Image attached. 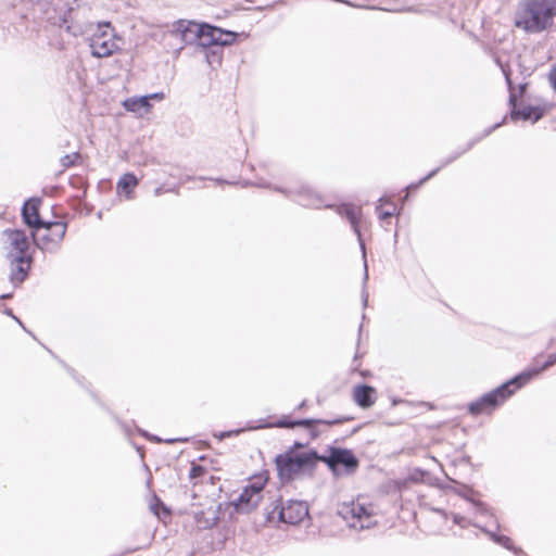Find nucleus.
Here are the masks:
<instances>
[{"label":"nucleus","mask_w":556,"mask_h":556,"mask_svg":"<svg viewBox=\"0 0 556 556\" xmlns=\"http://www.w3.org/2000/svg\"><path fill=\"white\" fill-rule=\"evenodd\" d=\"M170 34L184 45H197L202 48H218V42H223L220 28L207 24L200 25L191 21L175 22Z\"/></svg>","instance_id":"f257e3e1"},{"label":"nucleus","mask_w":556,"mask_h":556,"mask_svg":"<svg viewBox=\"0 0 556 556\" xmlns=\"http://www.w3.org/2000/svg\"><path fill=\"white\" fill-rule=\"evenodd\" d=\"M521 388V374L502 383L494 390L484 393L468 404V412L472 416L490 415L502 406L513 394Z\"/></svg>","instance_id":"f03ea898"},{"label":"nucleus","mask_w":556,"mask_h":556,"mask_svg":"<svg viewBox=\"0 0 556 556\" xmlns=\"http://www.w3.org/2000/svg\"><path fill=\"white\" fill-rule=\"evenodd\" d=\"M556 16V0H529L523 12V28L539 33L552 25Z\"/></svg>","instance_id":"7ed1b4c3"},{"label":"nucleus","mask_w":556,"mask_h":556,"mask_svg":"<svg viewBox=\"0 0 556 556\" xmlns=\"http://www.w3.org/2000/svg\"><path fill=\"white\" fill-rule=\"evenodd\" d=\"M318 459L319 455L313 450L301 454H296L293 451H287L283 454L277 455L275 463L279 477L282 480H290L301 470L314 467Z\"/></svg>","instance_id":"20e7f679"},{"label":"nucleus","mask_w":556,"mask_h":556,"mask_svg":"<svg viewBox=\"0 0 556 556\" xmlns=\"http://www.w3.org/2000/svg\"><path fill=\"white\" fill-rule=\"evenodd\" d=\"M338 515L350 528L355 530L369 529L377 523L374 518V506L361 503L359 500L341 504L338 508Z\"/></svg>","instance_id":"39448f33"},{"label":"nucleus","mask_w":556,"mask_h":556,"mask_svg":"<svg viewBox=\"0 0 556 556\" xmlns=\"http://www.w3.org/2000/svg\"><path fill=\"white\" fill-rule=\"evenodd\" d=\"M324 462L336 477L350 476L354 473L359 462L351 450L341 447H331L329 455L319 456V459Z\"/></svg>","instance_id":"423d86ee"},{"label":"nucleus","mask_w":556,"mask_h":556,"mask_svg":"<svg viewBox=\"0 0 556 556\" xmlns=\"http://www.w3.org/2000/svg\"><path fill=\"white\" fill-rule=\"evenodd\" d=\"M110 23L99 24L89 39L91 55L98 59L108 58L119 49Z\"/></svg>","instance_id":"0eeeda50"},{"label":"nucleus","mask_w":556,"mask_h":556,"mask_svg":"<svg viewBox=\"0 0 556 556\" xmlns=\"http://www.w3.org/2000/svg\"><path fill=\"white\" fill-rule=\"evenodd\" d=\"M36 9L50 24L59 27L65 26L70 30L68 22L72 8L68 0H38Z\"/></svg>","instance_id":"6e6552de"},{"label":"nucleus","mask_w":556,"mask_h":556,"mask_svg":"<svg viewBox=\"0 0 556 556\" xmlns=\"http://www.w3.org/2000/svg\"><path fill=\"white\" fill-rule=\"evenodd\" d=\"M277 514L279 521L289 525H298L308 516V507L302 501H277L274 508L267 513V519L274 520Z\"/></svg>","instance_id":"1a4fd4ad"},{"label":"nucleus","mask_w":556,"mask_h":556,"mask_svg":"<svg viewBox=\"0 0 556 556\" xmlns=\"http://www.w3.org/2000/svg\"><path fill=\"white\" fill-rule=\"evenodd\" d=\"M41 228L46 229L45 233L39 235L38 231L33 233L36 245L41 250L52 251L56 249L66 233V224L62 222H45Z\"/></svg>","instance_id":"9d476101"},{"label":"nucleus","mask_w":556,"mask_h":556,"mask_svg":"<svg viewBox=\"0 0 556 556\" xmlns=\"http://www.w3.org/2000/svg\"><path fill=\"white\" fill-rule=\"evenodd\" d=\"M2 240L8 257L27 255L29 240L23 230L5 229L2 232Z\"/></svg>","instance_id":"9b49d317"},{"label":"nucleus","mask_w":556,"mask_h":556,"mask_svg":"<svg viewBox=\"0 0 556 556\" xmlns=\"http://www.w3.org/2000/svg\"><path fill=\"white\" fill-rule=\"evenodd\" d=\"M337 213L340 216L345 217L350 222V224L353 228V231L356 233V236L358 238L359 245L363 251V258H364V270H365L364 281H367L368 267H367V262H366V251H365V244L362 240L361 230L358 227V220L362 215V208L359 206H355L353 204H341L337 207Z\"/></svg>","instance_id":"f8f14e48"},{"label":"nucleus","mask_w":556,"mask_h":556,"mask_svg":"<svg viewBox=\"0 0 556 556\" xmlns=\"http://www.w3.org/2000/svg\"><path fill=\"white\" fill-rule=\"evenodd\" d=\"M263 483H251L247 485L237 500L232 502L238 511L249 513L254 509L262 500Z\"/></svg>","instance_id":"ddd939ff"},{"label":"nucleus","mask_w":556,"mask_h":556,"mask_svg":"<svg viewBox=\"0 0 556 556\" xmlns=\"http://www.w3.org/2000/svg\"><path fill=\"white\" fill-rule=\"evenodd\" d=\"M348 420H351L350 417H338L333 419H299L294 421H290L287 418H281L275 422L276 427L279 428H294V427H304L311 429L314 425L321 424L327 426H336L341 425Z\"/></svg>","instance_id":"4468645a"},{"label":"nucleus","mask_w":556,"mask_h":556,"mask_svg":"<svg viewBox=\"0 0 556 556\" xmlns=\"http://www.w3.org/2000/svg\"><path fill=\"white\" fill-rule=\"evenodd\" d=\"M22 216L24 223L34 228L36 231H39L43 226V220L39 216L38 211V202L34 200H28L24 203L22 208Z\"/></svg>","instance_id":"2eb2a0df"},{"label":"nucleus","mask_w":556,"mask_h":556,"mask_svg":"<svg viewBox=\"0 0 556 556\" xmlns=\"http://www.w3.org/2000/svg\"><path fill=\"white\" fill-rule=\"evenodd\" d=\"M12 264H14V268L11 273V281L16 287L22 283L26 278L28 270L30 268L31 257L27 255L16 256L11 258Z\"/></svg>","instance_id":"dca6fc26"},{"label":"nucleus","mask_w":556,"mask_h":556,"mask_svg":"<svg viewBox=\"0 0 556 556\" xmlns=\"http://www.w3.org/2000/svg\"><path fill=\"white\" fill-rule=\"evenodd\" d=\"M375 389L367 384L354 388L353 397L356 404L363 408L370 407L375 403Z\"/></svg>","instance_id":"f3484780"},{"label":"nucleus","mask_w":556,"mask_h":556,"mask_svg":"<svg viewBox=\"0 0 556 556\" xmlns=\"http://www.w3.org/2000/svg\"><path fill=\"white\" fill-rule=\"evenodd\" d=\"M553 104L549 103H528L523 105V121H530L531 123L538 122L543 115H545Z\"/></svg>","instance_id":"a211bd4d"},{"label":"nucleus","mask_w":556,"mask_h":556,"mask_svg":"<svg viewBox=\"0 0 556 556\" xmlns=\"http://www.w3.org/2000/svg\"><path fill=\"white\" fill-rule=\"evenodd\" d=\"M298 202L302 206L306 207H319L321 204V200L313 190L308 188H303L298 191Z\"/></svg>","instance_id":"6ab92c4d"},{"label":"nucleus","mask_w":556,"mask_h":556,"mask_svg":"<svg viewBox=\"0 0 556 556\" xmlns=\"http://www.w3.org/2000/svg\"><path fill=\"white\" fill-rule=\"evenodd\" d=\"M151 104H150V97H139V98H129L124 102V108L129 112L139 113L141 110H144L146 112L149 111Z\"/></svg>","instance_id":"aec40b11"},{"label":"nucleus","mask_w":556,"mask_h":556,"mask_svg":"<svg viewBox=\"0 0 556 556\" xmlns=\"http://www.w3.org/2000/svg\"><path fill=\"white\" fill-rule=\"evenodd\" d=\"M503 74L505 75L506 83L509 89V103L513 105V110L510 112V116L513 119H518L521 116V110L516 105V94L513 91V84L510 79L509 72L506 68H502Z\"/></svg>","instance_id":"412c9836"},{"label":"nucleus","mask_w":556,"mask_h":556,"mask_svg":"<svg viewBox=\"0 0 556 556\" xmlns=\"http://www.w3.org/2000/svg\"><path fill=\"white\" fill-rule=\"evenodd\" d=\"M137 185V177L134 174L127 173L119 178L117 188L128 195Z\"/></svg>","instance_id":"4be33fe9"},{"label":"nucleus","mask_w":556,"mask_h":556,"mask_svg":"<svg viewBox=\"0 0 556 556\" xmlns=\"http://www.w3.org/2000/svg\"><path fill=\"white\" fill-rule=\"evenodd\" d=\"M556 364V353L551 354L546 357V359L542 363L541 367L539 369H529L523 372V383L531 379L533 376L538 375L540 371L553 366Z\"/></svg>","instance_id":"5701e85b"},{"label":"nucleus","mask_w":556,"mask_h":556,"mask_svg":"<svg viewBox=\"0 0 556 556\" xmlns=\"http://www.w3.org/2000/svg\"><path fill=\"white\" fill-rule=\"evenodd\" d=\"M483 531H485L494 542L503 545L504 547H506L508 549L510 548V539L508 536L496 534L492 530L483 529Z\"/></svg>","instance_id":"b1692460"},{"label":"nucleus","mask_w":556,"mask_h":556,"mask_svg":"<svg viewBox=\"0 0 556 556\" xmlns=\"http://www.w3.org/2000/svg\"><path fill=\"white\" fill-rule=\"evenodd\" d=\"M220 34H222L220 39L223 40V42H218V48L231 45L237 37L236 33L227 31V30H223V29H220Z\"/></svg>","instance_id":"393cba45"},{"label":"nucleus","mask_w":556,"mask_h":556,"mask_svg":"<svg viewBox=\"0 0 556 556\" xmlns=\"http://www.w3.org/2000/svg\"><path fill=\"white\" fill-rule=\"evenodd\" d=\"M205 472H206V469L203 466L192 464V467L189 471V478L191 480H195V479L202 477Z\"/></svg>","instance_id":"a878e982"},{"label":"nucleus","mask_w":556,"mask_h":556,"mask_svg":"<svg viewBox=\"0 0 556 556\" xmlns=\"http://www.w3.org/2000/svg\"><path fill=\"white\" fill-rule=\"evenodd\" d=\"M78 159H79L78 153L66 154L63 157H61V165L65 168L73 166Z\"/></svg>","instance_id":"bb28decb"},{"label":"nucleus","mask_w":556,"mask_h":556,"mask_svg":"<svg viewBox=\"0 0 556 556\" xmlns=\"http://www.w3.org/2000/svg\"><path fill=\"white\" fill-rule=\"evenodd\" d=\"M391 205H392V210H388V211H381L380 207H377L378 216L380 219H387L394 215L395 205L394 204H391Z\"/></svg>","instance_id":"cd10ccee"},{"label":"nucleus","mask_w":556,"mask_h":556,"mask_svg":"<svg viewBox=\"0 0 556 556\" xmlns=\"http://www.w3.org/2000/svg\"><path fill=\"white\" fill-rule=\"evenodd\" d=\"M453 521H454V523L460 526L462 528L467 527L469 523V521L465 517L459 516L457 514L453 515Z\"/></svg>","instance_id":"c85d7f7f"},{"label":"nucleus","mask_w":556,"mask_h":556,"mask_svg":"<svg viewBox=\"0 0 556 556\" xmlns=\"http://www.w3.org/2000/svg\"><path fill=\"white\" fill-rule=\"evenodd\" d=\"M441 167H438L435 169H433L432 172H430L426 177H424L419 182L418 185H412V186H408V188H417L419 185H422L424 182H426L428 179H430L431 177H433L439 170H440Z\"/></svg>","instance_id":"c756f323"},{"label":"nucleus","mask_w":556,"mask_h":556,"mask_svg":"<svg viewBox=\"0 0 556 556\" xmlns=\"http://www.w3.org/2000/svg\"><path fill=\"white\" fill-rule=\"evenodd\" d=\"M548 81L554 90H556V65H554L548 73Z\"/></svg>","instance_id":"7c9ffc66"},{"label":"nucleus","mask_w":556,"mask_h":556,"mask_svg":"<svg viewBox=\"0 0 556 556\" xmlns=\"http://www.w3.org/2000/svg\"><path fill=\"white\" fill-rule=\"evenodd\" d=\"M475 506L479 514H481V515L489 514V508L483 503L477 502V503H475Z\"/></svg>","instance_id":"2f4dec72"},{"label":"nucleus","mask_w":556,"mask_h":556,"mask_svg":"<svg viewBox=\"0 0 556 556\" xmlns=\"http://www.w3.org/2000/svg\"><path fill=\"white\" fill-rule=\"evenodd\" d=\"M146 97H150V100H152V99L162 100L164 98V94L162 92H155V93L147 94Z\"/></svg>","instance_id":"473e14b6"},{"label":"nucleus","mask_w":556,"mask_h":556,"mask_svg":"<svg viewBox=\"0 0 556 556\" xmlns=\"http://www.w3.org/2000/svg\"><path fill=\"white\" fill-rule=\"evenodd\" d=\"M5 314L11 316L14 320H16L20 325H22L21 320L16 316L13 315V313L10 308L5 309Z\"/></svg>","instance_id":"72a5a7b5"},{"label":"nucleus","mask_w":556,"mask_h":556,"mask_svg":"<svg viewBox=\"0 0 556 556\" xmlns=\"http://www.w3.org/2000/svg\"><path fill=\"white\" fill-rule=\"evenodd\" d=\"M362 300H363V304L367 305V303H368V293L365 290H363V292H362Z\"/></svg>","instance_id":"f704fd0d"},{"label":"nucleus","mask_w":556,"mask_h":556,"mask_svg":"<svg viewBox=\"0 0 556 556\" xmlns=\"http://www.w3.org/2000/svg\"><path fill=\"white\" fill-rule=\"evenodd\" d=\"M460 155V153H457L455 154L454 156L450 157L447 161H445L442 166H445L447 164H450L451 162H453L454 160H456L458 156Z\"/></svg>","instance_id":"c9c22d12"},{"label":"nucleus","mask_w":556,"mask_h":556,"mask_svg":"<svg viewBox=\"0 0 556 556\" xmlns=\"http://www.w3.org/2000/svg\"><path fill=\"white\" fill-rule=\"evenodd\" d=\"M303 446H304V444H303V443L295 442V443L293 444V446H292L289 451H293V452H294V450H296V448H301V447H303Z\"/></svg>","instance_id":"e433bc0d"},{"label":"nucleus","mask_w":556,"mask_h":556,"mask_svg":"<svg viewBox=\"0 0 556 556\" xmlns=\"http://www.w3.org/2000/svg\"><path fill=\"white\" fill-rule=\"evenodd\" d=\"M237 433H239V431H228V432L223 433L220 438L230 437V435L237 434Z\"/></svg>","instance_id":"4c0bfd02"},{"label":"nucleus","mask_w":556,"mask_h":556,"mask_svg":"<svg viewBox=\"0 0 556 556\" xmlns=\"http://www.w3.org/2000/svg\"><path fill=\"white\" fill-rule=\"evenodd\" d=\"M11 298H12V293H5V294H1L0 295L1 300H8V299H11Z\"/></svg>","instance_id":"58836bf2"},{"label":"nucleus","mask_w":556,"mask_h":556,"mask_svg":"<svg viewBox=\"0 0 556 556\" xmlns=\"http://www.w3.org/2000/svg\"><path fill=\"white\" fill-rule=\"evenodd\" d=\"M515 25H516V27H521V17L516 16Z\"/></svg>","instance_id":"ea45409f"},{"label":"nucleus","mask_w":556,"mask_h":556,"mask_svg":"<svg viewBox=\"0 0 556 556\" xmlns=\"http://www.w3.org/2000/svg\"><path fill=\"white\" fill-rule=\"evenodd\" d=\"M501 124H502V123H496V124H495V125H494V126H493V127H492V128L486 132V135H488V134H490V132H491V130L496 129L497 127H500V126H501Z\"/></svg>","instance_id":"a19ab883"},{"label":"nucleus","mask_w":556,"mask_h":556,"mask_svg":"<svg viewBox=\"0 0 556 556\" xmlns=\"http://www.w3.org/2000/svg\"><path fill=\"white\" fill-rule=\"evenodd\" d=\"M177 441H180V440L179 439H167L164 442H166V443H174V442H177Z\"/></svg>","instance_id":"79ce46f5"},{"label":"nucleus","mask_w":556,"mask_h":556,"mask_svg":"<svg viewBox=\"0 0 556 556\" xmlns=\"http://www.w3.org/2000/svg\"><path fill=\"white\" fill-rule=\"evenodd\" d=\"M305 405H306V401H303V402L298 406V408H299V409H302V408H304V407H305Z\"/></svg>","instance_id":"37998d69"},{"label":"nucleus","mask_w":556,"mask_h":556,"mask_svg":"<svg viewBox=\"0 0 556 556\" xmlns=\"http://www.w3.org/2000/svg\"><path fill=\"white\" fill-rule=\"evenodd\" d=\"M212 53H213V55H214L217 60H219V59H220L219 53H217L216 51H214V50H213V51H212Z\"/></svg>","instance_id":"c03bdc74"},{"label":"nucleus","mask_w":556,"mask_h":556,"mask_svg":"<svg viewBox=\"0 0 556 556\" xmlns=\"http://www.w3.org/2000/svg\"><path fill=\"white\" fill-rule=\"evenodd\" d=\"M311 433H312V437H313V438H316V437H317V434H318L315 430H311Z\"/></svg>","instance_id":"a18cd8bd"},{"label":"nucleus","mask_w":556,"mask_h":556,"mask_svg":"<svg viewBox=\"0 0 556 556\" xmlns=\"http://www.w3.org/2000/svg\"><path fill=\"white\" fill-rule=\"evenodd\" d=\"M152 440H153L154 442H161V441H162V440H161L160 438H157V437H153V439H152Z\"/></svg>","instance_id":"49530a36"},{"label":"nucleus","mask_w":556,"mask_h":556,"mask_svg":"<svg viewBox=\"0 0 556 556\" xmlns=\"http://www.w3.org/2000/svg\"><path fill=\"white\" fill-rule=\"evenodd\" d=\"M160 191H161V189H160V188H157V189L155 190V194H156V195H159V194H160Z\"/></svg>","instance_id":"de8ad7c7"}]
</instances>
